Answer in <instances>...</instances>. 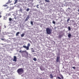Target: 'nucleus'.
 Listing matches in <instances>:
<instances>
[{"mask_svg":"<svg viewBox=\"0 0 79 79\" xmlns=\"http://www.w3.org/2000/svg\"><path fill=\"white\" fill-rule=\"evenodd\" d=\"M17 73L21 75L24 73V70L22 68L19 69L17 70Z\"/></svg>","mask_w":79,"mask_h":79,"instance_id":"nucleus-1","label":"nucleus"},{"mask_svg":"<svg viewBox=\"0 0 79 79\" xmlns=\"http://www.w3.org/2000/svg\"><path fill=\"white\" fill-rule=\"evenodd\" d=\"M46 32L48 34H50L52 33V30L50 29L49 28H46Z\"/></svg>","mask_w":79,"mask_h":79,"instance_id":"nucleus-2","label":"nucleus"},{"mask_svg":"<svg viewBox=\"0 0 79 79\" xmlns=\"http://www.w3.org/2000/svg\"><path fill=\"white\" fill-rule=\"evenodd\" d=\"M60 57L59 56H57L56 58V62L58 63L59 62L60 60Z\"/></svg>","mask_w":79,"mask_h":79,"instance_id":"nucleus-3","label":"nucleus"},{"mask_svg":"<svg viewBox=\"0 0 79 79\" xmlns=\"http://www.w3.org/2000/svg\"><path fill=\"white\" fill-rule=\"evenodd\" d=\"M23 47L25 48H26L27 50H29V48L28 46L26 47V46H23Z\"/></svg>","mask_w":79,"mask_h":79,"instance_id":"nucleus-4","label":"nucleus"},{"mask_svg":"<svg viewBox=\"0 0 79 79\" xmlns=\"http://www.w3.org/2000/svg\"><path fill=\"white\" fill-rule=\"evenodd\" d=\"M14 59L13 60L14 61H17V58L16 56H14Z\"/></svg>","mask_w":79,"mask_h":79,"instance_id":"nucleus-5","label":"nucleus"},{"mask_svg":"<svg viewBox=\"0 0 79 79\" xmlns=\"http://www.w3.org/2000/svg\"><path fill=\"white\" fill-rule=\"evenodd\" d=\"M29 19V15H28L26 19L25 20V21H27Z\"/></svg>","mask_w":79,"mask_h":79,"instance_id":"nucleus-6","label":"nucleus"},{"mask_svg":"<svg viewBox=\"0 0 79 79\" xmlns=\"http://www.w3.org/2000/svg\"><path fill=\"white\" fill-rule=\"evenodd\" d=\"M59 76H60V77H61V79H64V77H63V75H61V74H60Z\"/></svg>","mask_w":79,"mask_h":79,"instance_id":"nucleus-7","label":"nucleus"},{"mask_svg":"<svg viewBox=\"0 0 79 79\" xmlns=\"http://www.w3.org/2000/svg\"><path fill=\"white\" fill-rule=\"evenodd\" d=\"M20 32H17L16 33V36H18Z\"/></svg>","mask_w":79,"mask_h":79,"instance_id":"nucleus-8","label":"nucleus"},{"mask_svg":"<svg viewBox=\"0 0 79 79\" xmlns=\"http://www.w3.org/2000/svg\"><path fill=\"white\" fill-rule=\"evenodd\" d=\"M50 78L51 79H53V76L52 75V74H50Z\"/></svg>","mask_w":79,"mask_h":79,"instance_id":"nucleus-9","label":"nucleus"},{"mask_svg":"<svg viewBox=\"0 0 79 79\" xmlns=\"http://www.w3.org/2000/svg\"><path fill=\"white\" fill-rule=\"evenodd\" d=\"M25 34L24 33H23L21 35V37H24V36Z\"/></svg>","mask_w":79,"mask_h":79,"instance_id":"nucleus-10","label":"nucleus"},{"mask_svg":"<svg viewBox=\"0 0 79 79\" xmlns=\"http://www.w3.org/2000/svg\"><path fill=\"white\" fill-rule=\"evenodd\" d=\"M11 3V2H10V0H9L6 3V4H9V3Z\"/></svg>","mask_w":79,"mask_h":79,"instance_id":"nucleus-11","label":"nucleus"},{"mask_svg":"<svg viewBox=\"0 0 79 79\" xmlns=\"http://www.w3.org/2000/svg\"><path fill=\"white\" fill-rule=\"evenodd\" d=\"M71 34H69L68 35V37L69 38H71Z\"/></svg>","mask_w":79,"mask_h":79,"instance_id":"nucleus-12","label":"nucleus"},{"mask_svg":"<svg viewBox=\"0 0 79 79\" xmlns=\"http://www.w3.org/2000/svg\"><path fill=\"white\" fill-rule=\"evenodd\" d=\"M45 2H50V1L49 0H45Z\"/></svg>","mask_w":79,"mask_h":79,"instance_id":"nucleus-13","label":"nucleus"},{"mask_svg":"<svg viewBox=\"0 0 79 79\" xmlns=\"http://www.w3.org/2000/svg\"><path fill=\"white\" fill-rule=\"evenodd\" d=\"M30 46H31V44H30V43H28L27 44V47H30Z\"/></svg>","mask_w":79,"mask_h":79,"instance_id":"nucleus-14","label":"nucleus"},{"mask_svg":"<svg viewBox=\"0 0 79 79\" xmlns=\"http://www.w3.org/2000/svg\"><path fill=\"white\" fill-rule=\"evenodd\" d=\"M31 50L32 52H34V49L33 48H31Z\"/></svg>","mask_w":79,"mask_h":79,"instance_id":"nucleus-15","label":"nucleus"},{"mask_svg":"<svg viewBox=\"0 0 79 79\" xmlns=\"http://www.w3.org/2000/svg\"><path fill=\"white\" fill-rule=\"evenodd\" d=\"M18 2V0H15L14 4H16V3H17V2Z\"/></svg>","mask_w":79,"mask_h":79,"instance_id":"nucleus-16","label":"nucleus"},{"mask_svg":"<svg viewBox=\"0 0 79 79\" xmlns=\"http://www.w3.org/2000/svg\"><path fill=\"white\" fill-rule=\"evenodd\" d=\"M33 60H34V61H37V59H36V58H34Z\"/></svg>","mask_w":79,"mask_h":79,"instance_id":"nucleus-17","label":"nucleus"},{"mask_svg":"<svg viewBox=\"0 0 79 79\" xmlns=\"http://www.w3.org/2000/svg\"><path fill=\"white\" fill-rule=\"evenodd\" d=\"M26 11H27V12L29 11V8H27L26 10Z\"/></svg>","mask_w":79,"mask_h":79,"instance_id":"nucleus-18","label":"nucleus"},{"mask_svg":"<svg viewBox=\"0 0 79 79\" xmlns=\"http://www.w3.org/2000/svg\"><path fill=\"white\" fill-rule=\"evenodd\" d=\"M9 21H12V19L11 18H9Z\"/></svg>","mask_w":79,"mask_h":79,"instance_id":"nucleus-19","label":"nucleus"},{"mask_svg":"<svg viewBox=\"0 0 79 79\" xmlns=\"http://www.w3.org/2000/svg\"><path fill=\"white\" fill-rule=\"evenodd\" d=\"M69 20H70V18H69L67 20V22L68 23V22H69Z\"/></svg>","mask_w":79,"mask_h":79,"instance_id":"nucleus-20","label":"nucleus"},{"mask_svg":"<svg viewBox=\"0 0 79 79\" xmlns=\"http://www.w3.org/2000/svg\"><path fill=\"white\" fill-rule=\"evenodd\" d=\"M68 29H69V31H70L71 30V28L70 27H68Z\"/></svg>","mask_w":79,"mask_h":79,"instance_id":"nucleus-21","label":"nucleus"},{"mask_svg":"<svg viewBox=\"0 0 79 79\" xmlns=\"http://www.w3.org/2000/svg\"><path fill=\"white\" fill-rule=\"evenodd\" d=\"M4 6H5V7H6V6H8V5H3Z\"/></svg>","mask_w":79,"mask_h":79,"instance_id":"nucleus-22","label":"nucleus"},{"mask_svg":"<svg viewBox=\"0 0 79 79\" xmlns=\"http://www.w3.org/2000/svg\"><path fill=\"white\" fill-rule=\"evenodd\" d=\"M31 25H33V22H32V21H31Z\"/></svg>","mask_w":79,"mask_h":79,"instance_id":"nucleus-23","label":"nucleus"},{"mask_svg":"<svg viewBox=\"0 0 79 79\" xmlns=\"http://www.w3.org/2000/svg\"><path fill=\"white\" fill-rule=\"evenodd\" d=\"M56 79H61V78H60V77H57V78H56Z\"/></svg>","mask_w":79,"mask_h":79,"instance_id":"nucleus-24","label":"nucleus"},{"mask_svg":"<svg viewBox=\"0 0 79 79\" xmlns=\"http://www.w3.org/2000/svg\"><path fill=\"white\" fill-rule=\"evenodd\" d=\"M61 37V35H59V36L58 38L59 39H60Z\"/></svg>","mask_w":79,"mask_h":79,"instance_id":"nucleus-25","label":"nucleus"},{"mask_svg":"<svg viewBox=\"0 0 79 79\" xmlns=\"http://www.w3.org/2000/svg\"><path fill=\"white\" fill-rule=\"evenodd\" d=\"M1 40H5L4 38H1Z\"/></svg>","mask_w":79,"mask_h":79,"instance_id":"nucleus-26","label":"nucleus"},{"mask_svg":"<svg viewBox=\"0 0 79 79\" xmlns=\"http://www.w3.org/2000/svg\"><path fill=\"white\" fill-rule=\"evenodd\" d=\"M52 23H53V24H55V21H53V22H52Z\"/></svg>","mask_w":79,"mask_h":79,"instance_id":"nucleus-27","label":"nucleus"},{"mask_svg":"<svg viewBox=\"0 0 79 79\" xmlns=\"http://www.w3.org/2000/svg\"><path fill=\"white\" fill-rule=\"evenodd\" d=\"M39 5H37L36 6H37V8H39V7H38V6H39Z\"/></svg>","mask_w":79,"mask_h":79,"instance_id":"nucleus-28","label":"nucleus"},{"mask_svg":"<svg viewBox=\"0 0 79 79\" xmlns=\"http://www.w3.org/2000/svg\"><path fill=\"white\" fill-rule=\"evenodd\" d=\"M72 68H73V69H76V68H75V67H72Z\"/></svg>","mask_w":79,"mask_h":79,"instance_id":"nucleus-29","label":"nucleus"},{"mask_svg":"<svg viewBox=\"0 0 79 79\" xmlns=\"http://www.w3.org/2000/svg\"><path fill=\"white\" fill-rule=\"evenodd\" d=\"M40 69H41V70H43V69H42V67H40Z\"/></svg>","mask_w":79,"mask_h":79,"instance_id":"nucleus-30","label":"nucleus"},{"mask_svg":"<svg viewBox=\"0 0 79 79\" xmlns=\"http://www.w3.org/2000/svg\"><path fill=\"white\" fill-rule=\"evenodd\" d=\"M78 11L79 13H78V15H79V9H78Z\"/></svg>","mask_w":79,"mask_h":79,"instance_id":"nucleus-31","label":"nucleus"},{"mask_svg":"<svg viewBox=\"0 0 79 79\" xmlns=\"http://www.w3.org/2000/svg\"><path fill=\"white\" fill-rule=\"evenodd\" d=\"M2 15V13H1V11H0V15Z\"/></svg>","mask_w":79,"mask_h":79,"instance_id":"nucleus-32","label":"nucleus"},{"mask_svg":"<svg viewBox=\"0 0 79 79\" xmlns=\"http://www.w3.org/2000/svg\"><path fill=\"white\" fill-rule=\"evenodd\" d=\"M23 52H27L26 51H23Z\"/></svg>","mask_w":79,"mask_h":79,"instance_id":"nucleus-33","label":"nucleus"},{"mask_svg":"<svg viewBox=\"0 0 79 79\" xmlns=\"http://www.w3.org/2000/svg\"><path fill=\"white\" fill-rule=\"evenodd\" d=\"M68 10H70V8L69 7L68 8Z\"/></svg>","mask_w":79,"mask_h":79,"instance_id":"nucleus-34","label":"nucleus"},{"mask_svg":"<svg viewBox=\"0 0 79 79\" xmlns=\"http://www.w3.org/2000/svg\"><path fill=\"white\" fill-rule=\"evenodd\" d=\"M19 53H21V51H19Z\"/></svg>","mask_w":79,"mask_h":79,"instance_id":"nucleus-35","label":"nucleus"},{"mask_svg":"<svg viewBox=\"0 0 79 79\" xmlns=\"http://www.w3.org/2000/svg\"><path fill=\"white\" fill-rule=\"evenodd\" d=\"M8 8H10V7H7V8H6V9Z\"/></svg>","mask_w":79,"mask_h":79,"instance_id":"nucleus-36","label":"nucleus"},{"mask_svg":"<svg viewBox=\"0 0 79 79\" xmlns=\"http://www.w3.org/2000/svg\"><path fill=\"white\" fill-rule=\"evenodd\" d=\"M2 15H0V18H1L2 17Z\"/></svg>","mask_w":79,"mask_h":79,"instance_id":"nucleus-37","label":"nucleus"},{"mask_svg":"<svg viewBox=\"0 0 79 79\" xmlns=\"http://www.w3.org/2000/svg\"><path fill=\"white\" fill-rule=\"evenodd\" d=\"M14 19H16V17H14Z\"/></svg>","mask_w":79,"mask_h":79,"instance_id":"nucleus-38","label":"nucleus"},{"mask_svg":"<svg viewBox=\"0 0 79 79\" xmlns=\"http://www.w3.org/2000/svg\"><path fill=\"white\" fill-rule=\"evenodd\" d=\"M2 45H4L3 44H1Z\"/></svg>","mask_w":79,"mask_h":79,"instance_id":"nucleus-39","label":"nucleus"},{"mask_svg":"<svg viewBox=\"0 0 79 79\" xmlns=\"http://www.w3.org/2000/svg\"><path fill=\"white\" fill-rule=\"evenodd\" d=\"M29 41L30 42V43H31V41Z\"/></svg>","mask_w":79,"mask_h":79,"instance_id":"nucleus-40","label":"nucleus"},{"mask_svg":"<svg viewBox=\"0 0 79 79\" xmlns=\"http://www.w3.org/2000/svg\"><path fill=\"white\" fill-rule=\"evenodd\" d=\"M10 14H8V16H10Z\"/></svg>","mask_w":79,"mask_h":79,"instance_id":"nucleus-41","label":"nucleus"}]
</instances>
